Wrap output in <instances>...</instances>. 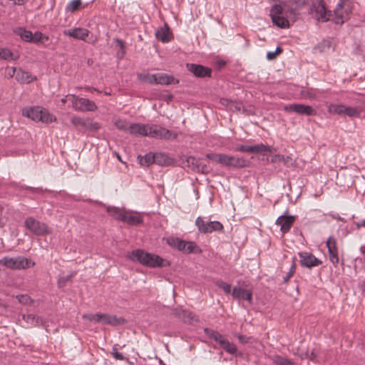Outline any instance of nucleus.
<instances>
[{"mask_svg": "<svg viewBox=\"0 0 365 365\" xmlns=\"http://www.w3.org/2000/svg\"><path fill=\"white\" fill-rule=\"evenodd\" d=\"M275 365H294V363L287 358L275 356Z\"/></svg>", "mask_w": 365, "mask_h": 365, "instance_id": "obj_53", "label": "nucleus"}, {"mask_svg": "<svg viewBox=\"0 0 365 365\" xmlns=\"http://www.w3.org/2000/svg\"><path fill=\"white\" fill-rule=\"evenodd\" d=\"M0 59L10 61L14 60V53L12 51L6 48H0Z\"/></svg>", "mask_w": 365, "mask_h": 365, "instance_id": "obj_41", "label": "nucleus"}, {"mask_svg": "<svg viewBox=\"0 0 365 365\" xmlns=\"http://www.w3.org/2000/svg\"><path fill=\"white\" fill-rule=\"evenodd\" d=\"M176 250L184 252L185 254L201 252V250L195 242L185 241L183 240Z\"/></svg>", "mask_w": 365, "mask_h": 365, "instance_id": "obj_20", "label": "nucleus"}, {"mask_svg": "<svg viewBox=\"0 0 365 365\" xmlns=\"http://www.w3.org/2000/svg\"><path fill=\"white\" fill-rule=\"evenodd\" d=\"M107 212L113 218L122 221L125 211L120 210L118 207L108 206L106 207Z\"/></svg>", "mask_w": 365, "mask_h": 365, "instance_id": "obj_31", "label": "nucleus"}, {"mask_svg": "<svg viewBox=\"0 0 365 365\" xmlns=\"http://www.w3.org/2000/svg\"><path fill=\"white\" fill-rule=\"evenodd\" d=\"M236 151L247 153H259L267 151V146L263 144L257 145H241L235 148Z\"/></svg>", "mask_w": 365, "mask_h": 365, "instance_id": "obj_19", "label": "nucleus"}, {"mask_svg": "<svg viewBox=\"0 0 365 365\" xmlns=\"http://www.w3.org/2000/svg\"><path fill=\"white\" fill-rule=\"evenodd\" d=\"M205 157L207 159L215 162V163H218L222 165L228 167L230 160L228 155L222 153H207Z\"/></svg>", "mask_w": 365, "mask_h": 365, "instance_id": "obj_22", "label": "nucleus"}, {"mask_svg": "<svg viewBox=\"0 0 365 365\" xmlns=\"http://www.w3.org/2000/svg\"><path fill=\"white\" fill-rule=\"evenodd\" d=\"M0 265L7 269L17 270L32 267L35 265V262L24 256L16 257L5 256L0 259Z\"/></svg>", "mask_w": 365, "mask_h": 365, "instance_id": "obj_3", "label": "nucleus"}, {"mask_svg": "<svg viewBox=\"0 0 365 365\" xmlns=\"http://www.w3.org/2000/svg\"><path fill=\"white\" fill-rule=\"evenodd\" d=\"M204 332L210 339L217 342L219 344H220V341H222V340L225 339L223 336L218 331L210 328H205Z\"/></svg>", "mask_w": 365, "mask_h": 365, "instance_id": "obj_33", "label": "nucleus"}, {"mask_svg": "<svg viewBox=\"0 0 365 365\" xmlns=\"http://www.w3.org/2000/svg\"><path fill=\"white\" fill-rule=\"evenodd\" d=\"M326 244L328 249L329 260L334 267H336L339 261L336 241L334 237H329L327 239Z\"/></svg>", "mask_w": 365, "mask_h": 365, "instance_id": "obj_15", "label": "nucleus"}, {"mask_svg": "<svg viewBox=\"0 0 365 365\" xmlns=\"http://www.w3.org/2000/svg\"><path fill=\"white\" fill-rule=\"evenodd\" d=\"M232 296L237 300H245L250 304L252 303V292L240 287H234Z\"/></svg>", "mask_w": 365, "mask_h": 365, "instance_id": "obj_16", "label": "nucleus"}, {"mask_svg": "<svg viewBox=\"0 0 365 365\" xmlns=\"http://www.w3.org/2000/svg\"><path fill=\"white\" fill-rule=\"evenodd\" d=\"M181 311H184L183 309H174L173 311H172V313L176 316V317H178L180 318H181L182 319V313L181 312Z\"/></svg>", "mask_w": 365, "mask_h": 365, "instance_id": "obj_63", "label": "nucleus"}, {"mask_svg": "<svg viewBox=\"0 0 365 365\" xmlns=\"http://www.w3.org/2000/svg\"><path fill=\"white\" fill-rule=\"evenodd\" d=\"M63 35L72 37L75 39L86 41V38L91 34L90 31L85 28L75 27L70 29H66L63 31Z\"/></svg>", "mask_w": 365, "mask_h": 365, "instance_id": "obj_14", "label": "nucleus"}, {"mask_svg": "<svg viewBox=\"0 0 365 365\" xmlns=\"http://www.w3.org/2000/svg\"><path fill=\"white\" fill-rule=\"evenodd\" d=\"M148 128V124L130 123L128 133L135 136H147Z\"/></svg>", "mask_w": 365, "mask_h": 365, "instance_id": "obj_21", "label": "nucleus"}, {"mask_svg": "<svg viewBox=\"0 0 365 365\" xmlns=\"http://www.w3.org/2000/svg\"><path fill=\"white\" fill-rule=\"evenodd\" d=\"M215 284L221 289H222L226 294H230L231 292V286L227 282H223L222 280H217L215 282Z\"/></svg>", "mask_w": 365, "mask_h": 365, "instance_id": "obj_52", "label": "nucleus"}, {"mask_svg": "<svg viewBox=\"0 0 365 365\" xmlns=\"http://www.w3.org/2000/svg\"><path fill=\"white\" fill-rule=\"evenodd\" d=\"M195 225L197 227L199 232L202 234H210L223 230V225L220 222L205 221L203 217L200 216L197 217Z\"/></svg>", "mask_w": 365, "mask_h": 365, "instance_id": "obj_8", "label": "nucleus"}, {"mask_svg": "<svg viewBox=\"0 0 365 365\" xmlns=\"http://www.w3.org/2000/svg\"><path fill=\"white\" fill-rule=\"evenodd\" d=\"M86 119L78 117V116H73L71 119V122L74 126L80 127L82 128H84L85 126L86 125Z\"/></svg>", "mask_w": 365, "mask_h": 365, "instance_id": "obj_48", "label": "nucleus"}, {"mask_svg": "<svg viewBox=\"0 0 365 365\" xmlns=\"http://www.w3.org/2000/svg\"><path fill=\"white\" fill-rule=\"evenodd\" d=\"M148 137H152L155 138L159 139H167L169 140L172 138H175L176 135H173L172 133L158 125H149L148 124Z\"/></svg>", "mask_w": 365, "mask_h": 365, "instance_id": "obj_9", "label": "nucleus"}, {"mask_svg": "<svg viewBox=\"0 0 365 365\" xmlns=\"http://www.w3.org/2000/svg\"><path fill=\"white\" fill-rule=\"evenodd\" d=\"M182 313V320L185 322L192 324L197 322L199 319L196 314L189 311H181Z\"/></svg>", "mask_w": 365, "mask_h": 365, "instance_id": "obj_39", "label": "nucleus"}, {"mask_svg": "<svg viewBox=\"0 0 365 365\" xmlns=\"http://www.w3.org/2000/svg\"><path fill=\"white\" fill-rule=\"evenodd\" d=\"M199 161V158H196L192 156H189L186 159V165L193 171L196 172V166L198 165Z\"/></svg>", "mask_w": 365, "mask_h": 365, "instance_id": "obj_46", "label": "nucleus"}, {"mask_svg": "<svg viewBox=\"0 0 365 365\" xmlns=\"http://www.w3.org/2000/svg\"><path fill=\"white\" fill-rule=\"evenodd\" d=\"M204 332L210 339L217 342L219 344H220V341H222V340L225 339L223 336L218 331L210 328H205Z\"/></svg>", "mask_w": 365, "mask_h": 365, "instance_id": "obj_32", "label": "nucleus"}, {"mask_svg": "<svg viewBox=\"0 0 365 365\" xmlns=\"http://www.w3.org/2000/svg\"><path fill=\"white\" fill-rule=\"evenodd\" d=\"M327 111L331 114L343 115L349 118H358L361 115L360 108L342 103H329L327 105Z\"/></svg>", "mask_w": 365, "mask_h": 365, "instance_id": "obj_5", "label": "nucleus"}, {"mask_svg": "<svg viewBox=\"0 0 365 365\" xmlns=\"http://www.w3.org/2000/svg\"><path fill=\"white\" fill-rule=\"evenodd\" d=\"M356 226L357 228H360V227H365V219L364 220H362L361 222H356L355 223Z\"/></svg>", "mask_w": 365, "mask_h": 365, "instance_id": "obj_64", "label": "nucleus"}, {"mask_svg": "<svg viewBox=\"0 0 365 365\" xmlns=\"http://www.w3.org/2000/svg\"><path fill=\"white\" fill-rule=\"evenodd\" d=\"M284 110L289 113H294L299 115H315L316 110L310 106L301 104V103H292L284 106Z\"/></svg>", "mask_w": 365, "mask_h": 365, "instance_id": "obj_11", "label": "nucleus"}, {"mask_svg": "<svg viewBox=\"0 0 365 365\" xmlns=\"http://www.w3.org/2000/svg\"><path fill=\"white\" fill-rule=\"evenodd\" d=\"M19 302L27 304L30 301V297L27 294L17 296Z\"/></svg>", "mask_w": 365, "mask_h": 365, "instance_id": "obj_61", "label": "nucleus"}, {"mask_svg": "<svg viewBox=\"0 0 365 365\" xmlns=\"http://www.w3.org/2000/svg\"><path fill=\"white\" fill-rule=\"evenodd\" d=\"M101 317L102 320L101 322H103V324L110 325H117L120 324V319H118L115 316L101 314Z\"/></svg>", "mask_w": 365, "mask_h": 365, "instance_id": "obj_37", "label": "nucleus"}, {"mask_svg": "<svg viewBox=\"0 0 365 365\" xmlns=\"http://www.w3.org/2000/svg\"><path fill=\"white\" fill-rule=\"evenodd\" d=\"M295 217L292 215H281L275 221V224L280 226V230L283 234L288 232L292 227Z\"/></svg>", "mask_w": 365, "mask_h": 365, "instance_id": "obj_17", "label": "nucleus"}, {"mask_svg": "<svg viewBox=\"0 0 365 365\" xmlns=\"http://www.w3.org/2000/svg\"><path fill=\"white\" fill-rule=\"evenodd\" d=\"M17 68H16L15 67H6V76L8 77V78H12L14 76L16 77V74L17 73Z\"/></svg>", "mask_w": 365, "mask_h": 365, "instance_id": "obj_58", "label": "nucleus"}, {"mask_svg": "<svg viewBox=\"0 0 365 365\" xmlns=\"http://www.w3.org/2000/svg\"><path fill=\"white\" fill-rule=\"evenodd\" d=\"M229 164L228 167L232 168H245L247 167L250 161L244 158L238 156H230L229 155Z\"/></svg>", "mask_w": 365, "mask_h": 365, "instance_id": "obj_28", "label": "nucleus"}, {"mask_svg": "<svg viewBox=\"0 0 365 365\" xmlns=\"http://www.w3.org/2000/svg\"><path fill=\"white\" fill-rule=\"evenodd\" d=\"M204 332L210 339L217 342L219 344H220V341H222V340L225 339L223 336L218 331L210 328H205Z\"/></svg>", "mask_w": 365, "mask_h": 365, "instance_id": "obj_34", "label": "nucleus"}, {"mask_svg": "<svg viewBox=\"0 0 365 365\" xmlns=\"http://www.w3.org/2000/svg\"><path fill=\"white\" fill-rule=\"evenodd\" d=\"M48 39H49V38L48 36L43 35L40 31H36L34 34H33L31 43H38L41 41H48Z\"/></svg>", "mask_w": 365, "mask_h": 365, "instance_id": "obj_47", "label": "nucleus"}, {"mask_svg": "<svg viewBox=\"0 0 365 365\" xmlns=\"http://www.w3.org/2000/svg\"><path fill=\"white\" fill-rule=\"evenodd\" d=\"M36 76H32L29 72L18 68L16 74V80L20 83H30L36 81Z\"/></svg>", "mask_w": 365, "mask_h": 365, "instance_id": "obj_23", "label": "nucleus"}, {"mask_svg": "<svg viewBox=\"0 0 365 365\" xmlns=\"http://www.w3.org/2000/svg\"><path fill=\"white\" fill-rule=\"evenodd\" d=\"M122 222L133 226L143 223V219L139 214L133 215L130 211H125Z\"/></svg>", "mask_w": 365, "mask_h": 365, "instance_id": "obj_26", "label": "nucleus"}, {"mask_svg": "<svg viewBox=\"0 0 365 365\" xmlns=\"http://www.w3.org/2000/svg\"><path fill=\"white\" fill-rule=\"evenodd\" d=\"M351 11V6L349 0H339L334 11V21L337 24H344L349 19Z\"/></svg>", "mask_w": 365, "mask_h": 365, "instance_id": "obj_6", "label": "nucleus"}, {"mask_svg": "<svg viewBox=\"0 0 365 365\" xmlns=\"http://www.w3.org/2000/svg\"><path fill=\"white\" fill-rule=\"evenodd\" d=\"M82 4L81 0H72L66 6V11L71 13H74L81 9Z\"/></svg>", "mask_w": 365, "mask_h": 365, "instance_id": "obj_40", "label": "nucleus"}, {"mask_svg": "<svg viewBox=\"0 0 365 365\" xmlns=\"http://www.w3.org/2000/svg\"><path fill=\"white\" fill-rule=\"evenodd\" d=\"M22 113L23 115L33 120L41 121L45 123H52L56 120V118L48 110L39 106L24 108Z\"/></svg>", "mask_w": 365, "mask_h": 365, "instance_id": "obj_4", "label": "nucleus"}, {"mask_svg": "<svg viewBox=\"0 0 365 365\" xmlns=\"http://www.w3.org/2000/svg\"><path fill=\"white\" fill-rule=\"evenodd\" d=\"M155 36L158 40L163 43H167L171 40L172 34L168 25L165 24L163 27H161L155 31Z\"/></svg>", "mask_w": 365, "mask_h": 365, "instance_id": "obj_27", "label": "nucleus"}, {"mask_svg": "<svg viewBox=\"0 0 365 365\" xmlns=\"http://www.w3.org/2000/svg\"><path fill=\"white\" fill-rule=\"evenodd\" d=\"M275 164L284 165V166L289 168L292 166L294 164L295 160L291 156H284L281 155L275 154Z\"/></svg>", "mask_w": 365, "mask_h": 365, "instance_id": "obj_30", "label": "nucleus"}, {"mask_svg": "<svg viewBox=\"0 0 365 365\" xmlns=\"http://www.w3.org/2000/svg\"><path fill=\"white\" fill-rule=\"evenodd\" d=\"M187 70L197 78L210 77L212 69L200 64L187 63Z\"/></svg>", "mask_w": 365, "mask_h": 365, "instance_id": "obj_13", "label": "nucleus"}, {"mask_svg": "<svg viewBox=\"0 0 365 365\" xmlns=\"http://www.w3.org/2000/svg\"><path fill=\"white\" fill-rule=\"evenodd\" d=\"M237 339L241 344H247L249 342V337L245 335L239 334Z\"/></svg>", "mask_w": 365, "mask_h": 365, "instance_id": "obj_62", "label": "nucleus"}, {"mask_svg": "<svg viewBox=\"0 0 365 365\" xmlns=\"http://www.w3.org/2000/svg\"><path fill=\"white\" fill-rule=\"evenodd\" d=\"M220 346L223 350L230 354L235 355L237 354V349L236 346L225 339H224L222 341H220Z\"/></svg>", "mask_w": 365, "mask_h": 365, "instance_id": "obj_35", "label": "nucleus"}, {"mask_svg": "<svg viewBox=\"0 0 365 365\" xmlns=\"http://www.w3.org/2000/svg\"><path fill=\"white\" fill-rule=\"evenodd\" d=\"M295 269H296L295 263L294 262H292V263L289 267V272L282 277L283 283L285 284L289 280V279L293 276L294 273L295 272Z\"/></svg>", "mask_w": 365, "mask_h": 365, "instance_id": "obj_51", "label": "nucleus"}, {"mask_svg": "<svg viewBox=\"0 0 365 365\" xmlns=\"http://www.w3.org/2000/svg\"><path fill=\"white\" fill-rule=\"evenodd\" d=\"M182 240L178 237H170L167 238V243L173 248L177 249Z\"/></svg>", "mask_w": 365, "mask_h": 365, "instance_id": "obj_54", "label": "nucleus"}, {"mask_svg": "<svg viewBox=\"0 0 365 365\" xmlns=\"http://www.w3.org/2000/svg\"><path fill=\"white\" fill-rule=\"evenodd\" d=\"M24 226L34 235L37 236H45L52 233L48 226L33 217H27L24 221Z\"/></svg>", "mask_w": 365, "mask_h": 365, "instance_id": "obj_7", "label": "nucleus"}, {"mask_svg": "<svg viewBox=\"0 0 365 365\" xmlns=\"http://www.w3.org/2000/svg\"><path fill=\"white\" fill-rule=\"evenodd\" d=\"M78 96L73 94H68L67 95V98H68V101H70L71 103V106L73 109H75L76 103H77L78 100Z\"/></svg>", "mask_w": 365, "mask_h": 365, "instance_id": "obj_60", "label": "nucleus"}, {"mask_svg": "<svg viewBox=\"0 0 365 365\" xmlns=\"http://www.w3.org/2000/svg\"><path fill=\"white\" fill-rule=\"evenodd\" d=\"M83 318L89 321L94 322L96 323L101 322L102 320V317L101 313L97 314H84Z\"/></svg>", "mask_w": 365, "mask_h": 365, "instance_id": "obj_49", "label": "nucleus"}, {"mask_svg": "<svg viewBox=\"0 0 365 365\" xmlns=\"http://www.w3.org/2000/svg\"><path fill=\"white\" fill-rule=\"evenodd\" d=\"M157 82L156 84L160 85H171V84H178L180 81L175 78L172 75H168L166 73H156Z\"/></svg>", "mask_w": 365, "mask_h": 365, "instance_id": "obj_24", "label": "nucleus"}, {"mask_svg": "<svg viewBox=\"0 0 365 365\" xmlns=\"http://www.w3.org/2000/svg\"><path fill=\"white\" fill-rule=\"evenodd\" d=\"M321 93H322V91L314 88L302 87L300 91V95L303 99L314 100Z\"/></svg>", "mask_w": 365, "mask_h": 365, "instance_id": "obj_25", "label": "nucleus"}, {"mask_svg": "<svg viewBox=\"0 0 365 365\" xmlns=\"http://www.w3.org/2000/svg\"><path fill=\"white\" fill-rule=\"evenodd\" d=\"M24 319L26 320L27 323H31L34 326L38 325V324L41 322L40 317L31 314L24 315Z\"/></svg>", "mask_w": 365, "mask_h": 365, "instance_id": "obj_43", "label": "nucleus"}, {"mask_svg": "<svg viewBox=\"0 0 365 365\" xmlns=\"http://www.w3.org/2000/svg\"><path fill=\"white\" fill-rule=\"evenodd\" d=\"M78 102L76 103L75 110L77 111H95L97 110L96 103L88 98H78Z\"/></svg>", "mask_w": 365, "mask_h": 365, "instance_id": "obj_18", "label": "nucleus"}, {"mask_svg": "<svg viewBox=\"0 0 365 365\" xmlns=\"http://www.w3.org/2000/svg\"><path fill=\"white\" fill-rule=\"evenodd\" d=\"M155 161L154 163L159 165H168L169 158L163 153H155Z\"/></svg>", "mask_w": 365, "mask_h": 365, "instance_id": "obj_42", "label": "nucleus"}, {"mask_svg": "<svg viewBox=\"0 0 365 365\" xmlns=\"http://www.w3.org/2000/svg\"><path fill=\"white\" fill-rule=\"evenodd\" d=\"M311 13L317 21H327L330 14L327 11L322 0L314 2L311 6Z\"/></svg>", "mask_w": 365, "mask_h": 365, "instance_id": "obj_10", "label": "nucleus"}, {"mask_svg": "<svg viewBox=\"0 0 365 365\" xmlns=\"http://www.w3.org/2000/svg\"><path fill=\"white\" fill-rule=\"evenodd\" d=\"M138 162L142 166H149L150 165L154 163L155 156L154 154L150 153H147L143 156H138Z\"/></svg>", "mask_w": 365, "mask_h": 365, "instance_id": "obj_36", "label": "nucleus"}, {"mask_svg": "<svg viewBox=\"0 0 365 365\" xmlns=\"http://www.w3.org/2000/svg\"><path fill=\"white\" fill-rule=\"evenodd\" d=\"M199 161V158H196L192 156H189L186 159V165L193 171L196 172V166L198 165Z\"/></svg>", "mask_w": 365, "mask_h": 365, "instance_id": "obj_45", "label": "nucleus"}, {"mask_svg": "<svg viewBox=\"0 0 365 365\" xmlns=\"http://www.w3.org/2000/svg\"><path fill=\"white\" fill-rule=\"evenodd\" d=\"M112 355L113 356L117 359V360H120V361H123L125 359V357L124 356L118 351V349L116 347H113V349H112Z\"/></svg>", "mask_w": 365, "mask_h": 365, "instance_id": "obj_59", "label": "nucleus"}, {"mask_svg": "<svg viewBox=\"0 0 365 365\" xmlns=\"http://www.w3.org/2000/svg\"><path fill=\"white\" fill-rule=\"evenodd\" d=\"M14 33L20 36V38L26 41V42H29V43H31V40H32V37H33V33L29 30H26V29L23 28V27H19V28H16L15 30H14Z\"/></svg>", "mask_w": 365, "mask_h": 365, "instance_id": "obj_29", "label": "nucleus"}, {"mask_svg": "<svg viewBox=\"0 0 365 365\" xmlns=\"http://www.w3.org/2000/svg\"><path fill=\"white\" fill-rule=\"evenodd\" d=\"M298 255L299 257V263L303 267L312 268L322 264L320 259L310 252H300L298 253Z\"/></svg>", "mask_w": 365, "mask_h": 365, "instance_id": "obj_12", "label": "nucleus"}, {"mask_svg": "<svg viewBox=\"0 0 365 365\" xmlns=\"http://www.w3.org/2000/svg\"><path fill=\"white\" fill-rule=\"evenodd\" d=\"M86 125L85 126L84 129L89 130H98L101 126L97 122H91L88 120H86Z\"/></svg>", "mask_w": 365, "mask_h": 365, "instance_id": "obj_55", "label": "nucleus"}, {"mask_svg": "<svg viewBox=\"0 0 365 365\" xmlns=\"http://www.w3.org/2000/svg\"><path fill=\"white\" fill-rule=\"evenodd\" d=\"M75 272H72L68 275L62 276L58 279V285L59 287H63L66 286V283L70 281L75 275Z\"/></svg>", "mask_w": 365, "mask_h": 365, "instance_id": "obj_50", "label": "nucleus"}, {"mask_svg": "<svg viewBox=\"0 0 365 365\" xmlns=\"http://www.w3.org/2000/svg\"><path fill=\"white\" fill-rule=\"evenodd\" d=\"M130 125V123L127 122L125 120H122V119H118L115 122V125L116 126V128L118 129H119L120 130H123L126 133H128Z\"/></svg>", "mask_w": 365, "mask_h": 365, "instance_id": "obj_44", "label": "nucleus"}, {"mask_svg": "<svg viewBox=\"0 0 365 365\" xmlns=\"http://www.w3.org/2000/svg\"><path fill=\"white\" fill-rule=\"evenodd\" d=\"M115 41L117 42L119 47L120 48V51L117 53V56H118V57L122 58L125 54V43L123 40L118 39V38H117L115 40Z\"/></svg>", "mask_w": 365, "mask_h": 365, "instance_id": "obj_57", "label": "nucleus"}, {"mask_svg": "<svg viewBox=\"0 0 365 365\" xmlns=\"http://www.w3.org/2000/svg\"><path fill=\"white\" fill-rule=\"evenodd\" d=\"M127 257L133 262L151 267H165L170 266V263L160 256L147 252L143 250L138 249L127 254Z\"/></svg>", "mask_w": 365, "mask_h": 365, "instance_id": "obj_1", "label": "nucleus"}, {"mask_svg": "<svg viewBox=\"0 0 365 365\" xmlns=\"http://www.w3.org/2000/svg\"><path fill=\"white\" fill-rule=\"evenodd\" d=\"M196 172L201 173H207L210 170L209 167L205 164L200 159L198 165L196 166Z\"/></svg>", "mask_w": 365, "mask_h": 365, "instance_id": "obj_56", "label": "nucleus"}, {"mask_svg": "<svg viewBox=\"0 0 365 365\" xmlns=\"http://www.w3.org/2000/svg\"><path fill=\"white\" fill-rule=\"evenodd\" d=\"M293 2L275 4V26L281 29L289 28L297 18V13L293 8Z\"/></svg>", "mask_w": 365, "mask_h": 365, "instance_id": "obj_2", "label": "nucleus"}, {"mask_svg": "<svg viewBox=\"0 0 365 365\" xmlns=\"http://www.w3.org/2000/svg\"><path fill=\"white\" fill-rule=\"evenodd\" d=\"M138 78L140 81L149 84H156L157 82L156 73H139Z\"/></svg>", "mask_w": 365, "mask_h": 365, "instance_id": "obj_38", "label": "nucleus"}]
</instances>
